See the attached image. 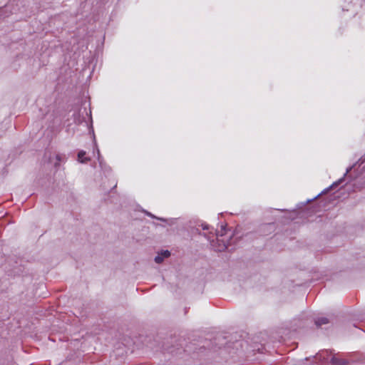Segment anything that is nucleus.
I'll return each mask as SVG.
<instances>
[{
    "label": "nucleus",
    "mask_w": 365,
    "mask_h": 365,
    "mask_svg": "<svg viewBox=\"0 0 365 365\" xmlns=\"http://www.w3.org/2000/svg\"><path fill=\"white\" fill-rule=\"evenodd\" d=\"M170 255V252L168 250L162 251L155 257V262L158 264H160L163 261L165 258L169 257Z\"/></svg>",
    "instance_id": "1"
},
{
    "label": "nucleus",
    "mask_w": 365,
    "mask_h": 365,
    "mask_svg": "<svg viewBox=\"0 0 365 365\" xmlns=\"http://www.w3.org/2000/svg\"><path fill=\"white\" fill-rule=\"evenodd\" d=\"M329 323V319L327 317H319L315 320V324L317 327H320L323 324Z\"/></svg>",
    "instance_id": "2"
},
{
    "label": "nucleus",
    "mask_w": 365,
    "mask_h": 365,
    "mask_svg": "<svg viewBox=\"0 0 365 365\" xmlns=\"http://www.w3.org/2000/svg\"><path fill=\"white\" fill-rule=\"evenodd\" d=\"M211 245L213 247V248L217 251V252H222L225 250L227 248V245L222 242V244H219L217 246H215L214 244H211Z\"/></svg>",
    "instance_id": "3"
},
{
    "label": "nucleus",
    "mask_w": 365,
    "mask_h": 365,
    "mask_svg": "<svg viewBox=\"0 0 365 365\" xmlns=\"http://www.w3.org/2000/svg\"><path fill=\"white\" fill-rule=\"evenodd\" d=\"M86 152L85 151H80L78 154V159L81 163H85L87 162L89 159L85 157Z\"/></svg>",
    "instance_id": "4"
},
{
    "label": "nucleus",
    "mask_w": 365,
    "mask_h": 365,
    "mask_svg": "<svg viewBox=\"0 0 365 365\" xmlns=\"http://www.w3.org/2000/svg\"><path fill=\"white\" fill-rule=\"evenodd\" d=\"M331 363L332 364H338V365H342L344 364V361H341V360H339V359H336V358L334 357H332L331 359Z\"/></svg>",
    "instance_id": "5"
},
{
    "label": "nucleus",
    "mask_w": 365,
    "mask_h": 365,
    "mask_svg": "<svg viewBox=\"0 0 365 365\" xmlns=\"http://www.w3.org/2000/svg\"><path fill=\"white\" fill-rule=\"evenodd\" d=\"M225 226L224 225H222V230L221 231H218L217 233L216 234L217 237L219 236H223L225 235Z\"/></svg>",
    "instance_id": "6"
},
{
    "label": "nucleus",
    "mask_w": 365,
    "mask_h": 365,
    "mask_svg": "<svg viewBox=\"0 0 365 365\" xmlns=\"http://www.w3.org/2000/svg\"><path fill=\"white\" fill-rule=\"evenodd\" d=\"M203 230H208V225H202Z\"/></svg>",
    "instance_id": "7"
},
{
    "label": "nucleus",
    "mask_w": 365,
    "mask_h": 365,
    "mask_svg": "<svg viewBox=\"0 0 365 365\" xmlns=\"http://www.w3.org/2000/svg\"><path fill=\"white\" fill-rule=\"evenodd\" d=\"M333 185H331L330 187L324 190V191L322 192V193H325L328 190H329L331 187H332Z\"/></svg>",
    "instance_id": "8"
},
{
    "label": "nucleus",
    "mask_w": 365,
    "mask_h": 365,
    "mask_svg": "<svg viewBox=\"0 0 365 365\" xmlns=\"http://www.w3.org/2000/svg\"><path fill=\"white\" fill-rule=\"evenodd\" d=\"M205 237H207V240H211V237H210V236L209 235H205Z\"/></svg>",
    "instance_id": "9"
},
{
    "label": "nucleus",
    "mask_w": 365,
    "mask_h": 365,
    "mask_svg": "<svg viewBox=\"0 0 365 365\" xmlns=\"http://www.w3.org/2000/svg\"><path fill=\"white\" fill-rule=\"evenodd\" d=\"M321 194H322V193L318 194V195H317V197H315L314 198H317V197L320 196V195H321Z\"/></svg>",
    "instance_id": "10"
}]
</instances>
